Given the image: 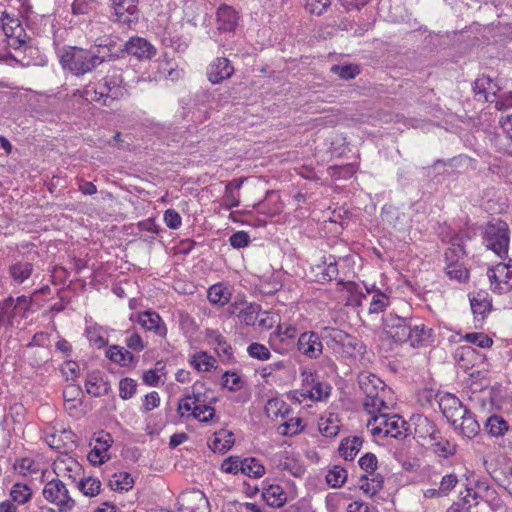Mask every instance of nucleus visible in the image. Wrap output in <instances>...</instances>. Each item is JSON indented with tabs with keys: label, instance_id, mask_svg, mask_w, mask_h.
<instances>
[{
	"label": "nucleus",
	"instance_id": "a18cd8bd",
	"mask_svg": "<svg viewBox=\"0 0 512 512\" xmlns=\"http://www.w3.org/2000/svg\"><path fill=\"white\" fill-rule=\"evenodd\" d=\"M241 308V315L239 321L248 326H253L258 318L260 306L254 303H243Z\"/></svg>",
	"mask_w": 512,
	"mask_h": 512
},
{
	"label": "nucleus",
	"instance_id": "3c124183",
	"mask_svg": "<svg viewBox=\"0 0 512 512\" xmlns=\"http://www.w3.org/2000/svg\"><path fill=\"white\" fill-rule=\"evenodd\" d=\"M433 451L439 457L448 458L456 454L457 445L451 443L448 439H443L437 443L432 444Z\"/></svg>",
	"mask_w": 512,
	"mask_h": 512
},
{
	"label": "nucleus",
	"instance_id": "1a4fd4ad",
	"mask_svg": "<svg viewBox=\"0 0 512 512\" xmlns=\"http://www.w3.org/2000/svg\"><path fill=\"white\" fill-rule=\"evenodd\" d=\"M438 406L443 416L455 428H457L458 418L464 413V410H467L459 398L449 392L440 395Z\"/></svg>",
	"mask_w": 512,
	"mask_h": 512
},
{
	"label": "nucleus",
	"instance_id": "864d4df0",
	"mask_svg": "<svg viewBox=\"0 0 512 512\" xmlns=\"http://www.w3.org/2000/svg\"><path fill=\"white\" fill-rule=\"evenodd\" d=\"M114 477H117L115 474ZM134 485L133 477L128 472H121L118 479L110 481V486L116 491H128Z\"/></svg>",
	"mask_w": 512,
	"mask_h": 512
},
{
	"label": "nucleus",
	"instance_id": "f3484780",
	"mask_svg": "<svg viewBox=\"0 0 512 512\" xmlns=\"http://www.w3.org/2000/svg\"><path fill=\"white\" fill-rule=\"evenodd\" d=\"M138 323L147 331H153L160 337L167 335V327L160 315L151 310L141 312L137 316Z\"/></svg>",
	"mask_w": 512,
	"mask_h": 512
},
{
	"label": "nucleus",
	"instance_id": "dca6fc26",
	"mask_svg": "<svg viewBox=\"0 0 512 512\" xmlns=\"http://www.w3.org/2000/svg\"><path fill=\"white\" fill-rule=\"evenodd\" d=\"M411 330V337L408 341L412 347H428L434 344L436 340L434 330L420 323L417 318H414Z\"/></svg>",
	"mask_w": 512,
	"mask_h": 512
},
{
	"label": "nucleus",
	"instance_id": "ea45409f",
	"mask_svg": "<svg viewBox=\"0 0 512 512\" xmlns=\"http://www.w3.org/2000/svg\"><path fill=\"white\" fill-rule=\"evenodd\" d=\"M333 74L339 76L342 80H352L361 73V68L358 64H335L330 68Z\"/></svg>",
	"mask_w": 512,
	"mask_h": 512
},
{
	"label": "nucleus",
	"instance_id": "6e6d98bb",
	"mask_svg": "<svg viewBox=\"0 0 512 512\" xmlns=\"http://www.w3.org/2000/svg\"><path fill=\"white\" fill-rule=\"evenodd\" d=\"M307 12L320 16L331 5V0H302Z\"/></svg>",
	"mask_w": 512,
	"mask_h": 512
},
{
	"label": "nucleus",
	"instance_id": "09e8293b",
	"mask_svg": "<svg viewBox=\"0 0 512 512\" xmlns=\"http://www.w3.org/2000/svg\"><path fill=\"white\" fill-rule=\"evenodd\" d=\"M222 386L235 392L244 386V381L235 371H225L222 375Z\"/></svg>",
	"mask_w": 512,
	"mask_h": 512
},
{
	"label": "nucleus",
	"instance_id": "6ab92c4d",
	"mask_svg": "<svg viewBox=\"0 0 512 512\" xmlns=\"http://www.w3.org/2000/svg\"><path fill=\"white\" fill-rule=\"evenodd\" d=\"M185 504L180 507L181 512H210V503L206 495L200 490H193L187 494Z\"/></svg>",
	"mask_w": 512,
	"mask_h": 512
},
{
	"label": "nucleus",
	"instance_id": "4468645a",
	"mask_svg": "<svg viewBox=\"0 0 512 512\" xmlns=\"http://www.w3.org/2000/svg\"><path fill=\"white\" fill-rule=\"evenodd\" d=\"M95 441L98 445L92 448L88 454V460L93 466L102 465L109 460L106 453L113 443V438L109 433L101 431Z\"/></svg>",
	"mask_w": 512,
	"mask_h": 512
},
{
	"label": "nucleus",
	"instance_id": "c03bdc74",
	"mask_svg": "<svg viewBox=\"0 0 512 512\" xmlns=\"http://www.w3.org/2000/svg\"><path fill=\"white\" fill-rule=\"evenodd\" d=\"M32 490L27 484L15 483L10 491L12 501L25 504L32 498Z\"/></svg>",
	"mask_w": 512,
	"mask_h": 512
},
{
	"label": "nucleus",
	"instance_id": "052dcab7",
	"mask_svg": "<svg viewBox=\"0 0 512 512\" xmlns=\"http://www.w3.org/2000/svg\"><path fill=\"white\" fill-rule=\"evenodd\" d=\"M358 464L362 470L372 474L377 469L378 460L374 453L368 452L359 459Z\"/></svg>",
	"mask_w": 512,
	"mask_h": 512
},
{
	"label": "nucleus",
	"instance_id": "bb28decb",
	"mask_svg": "<svg viewBox=\"0 0 512 512\" xmlns=\"http://www.w3.org/2000/svg\"><path fill=\"white\" fill-rule=\"evenodd\" d=\"M106 357L112 362L127 367L136 361V357L119 345H111L106 351Z\"/></svg>",
	"mask_w": 512,
	"mask_h": 512
},
{
	"label": "nucleus",
	"instance_id": "39448f33",
	"mask_svg": "<svg viewBox=\"0 0 512 512\" xmlns=\"http://www.w3.org/2000/svg\"><path fill=\"white\" fill-rule=\"evenodd\" d=\"M110 20L128 27L139 21V0H109Z\"/></svg>",
	"mask_w": 512,
	"mask_h": 512
},
{
	"label": "nucleus",
	"instance_id": "4be33fe9",
	"mask_svg": "<svg viewBox=\"0 0 512 512\" xmlns=\"http://www.w3.org/2000/svg\"><path fill=\"white\" fill-rule=\"evenodd\" d=\"M262 498L270 507L279 508L287 501L286 493L278 484H270L262 489Z\"/></svg>",
	"mask_w": 512,
	"mask_h": 512
},
{
	"label": "nucleus",
	"instance_id": "6e6552de",
	"mask_svg": "<svg viewBox=\"0 0 512 512\" xmlns=\"http://www.w3.org/2000/svg\"><path fill=\"white\" fill-rule=\"evenodd\" d=\"M384 382L375 375L363 376L359 379V387L365 394L363 406L367 412L375 407L376 402L381 398L379 390H384Z\"/></svg>",
	"mask_w": 512,
	"mask_h": 512
},
{
	"label": "nucleus",
	"instance_id": "473e14b6",
	"mask_svg": "<svg viewBox=\"0 0 512 512\" xmlns=\"http://www.w3.org/2000/svg\"><path fill=\"white\" fill-rule=\"evenodd\" d=\"M331 390L332 387L329 383L321 382L317 378L311 389L307 390L306 393H302V396L309 397L314 401H323L329 397Z\"/></svg>",
	"mask_w": 512,
	"mask_h": 512
},
{
	"label": "nucleus",
	"instance_id": "cd10ccee",
	"mask_svg": "<svg viewBox=\"0 0 512 512\" xmlns=\"http://www.w3.org/2000/svg\"><path fill=\"white\" fill-rule=\"evenodd\" d=\"M461 420L460 425L456 429H460L462 435L467 438L475 437L480 431V425L475 418V415L469 410H464V413L458 418Z\"/></svg>",
	"mask_w": 512,
	"mask_h": 512
},
{
	"label": "nucleus",
	"instance_id": "13d9d810",
	"mask_svg": "<svg viewBox=\"0 0 512 512\" xmlns=\"http://www.w3.org/2000/svg\"><path fill=\"white\" fill-rule=\"evenodd\" d=\"M388 297L386 294L382 293L380 290H377L372 297L369 313H380L384 310V308L388 304Z\"/></svg>",
	"mask_w": 512,
	"mask_h": 512
},
{
	"label": "nucleus",
	"instance_id": "58836bf2",
	"mask_svg": "<svg viewBox=\"0 0 512 512\" xmlns=\"http://www.w3.org/2000/svg\"><path fill=\"white\" fill-rule=\"evenodd\" d=\"M336 415L329 414L327 418H321L319 422V431L325 437H336L339 433L340 426Z\"/></svg>",
	"mask_w": 512,
	"mask_h": 512
},
{
	"label": "nucleus",
	"instance_id": "603ef678",
	"mask_svg": "<svg viewBox=\"0 0 512 512\" xmlns=\"http://www.w3.org/2000/svg\"><path fill=\"white\" fill-rule=\"evenodd\" d=\"M137 390V382L130 378H122L119 382V397L128 400L134 396Z\"/></svg>",
	"mask_w": 512,
	"mask_h": 512
},
{
	"label": "nucleus",
	"instance_id": "de8ad7c7",
	"mask_svg": "<svg viewBox=\"0 0 512 512\" xmlns=\"http://www.w3.org/2000/svg\"><path fill=\"white\" fill-rule=\"evenodd\" d=\"M446 264V274L450 279H454L459 282H465L468 280L469 271L462 263L454 262Z\"/></svg>",
	"mask_w": 512,
	"mask_h": 512
},
{
	"label": "nucleus",
	"instance_id": "a211bd4d",
	"mask_svg": "<svg viewBox=\"0 0 512 512\" xmlns=\"http://www.w3.org/2000/svg\"><path fill=\"white\" fill-rule=\"evenodd\" d=\"M17 318L23 319V312L18 309L13 302V297L9 296L0 301V328H12Z\"/></svg>",
	"mask_w": 512,
	"mask_h": 512
},
{
	"label": "nucleus",
	"instance_id": "338daca9",
	"mask_svg": "<svg viewBox=\"0 0 512 512\" xmlns=\"http://www.w3.org/2000/svg\"><path fill=\"white\" fill-rule=\"evenodd\" d=\"M164 222L168 228L176 230L181 226L182 218L174 209H167L164 212Z\"/></svg>",
	"mask_w": 512,
	"mask_h": 512
},
{
	"label": "nucleus",
	"instance_id": "c85d7f7f",
	"mask_svg": "<svg viewBox=\"0 0 512 512\" xmlns=\"http://www.w3.org/2000/svg\"><path fill=\"white\" fill-rule=\"evenodd\" d=\"M102 87L105 92L110 93L112 98L119 99L123 96V77L121 74L114 72L106 75L103 79Z\"/></svg>",
	"mask_w": 512,
	"mask_h": 512
},
{
	"label": "nucleus",
	"instance_id": "7c9ffc66",
	"mask_svg": "<svg viewBox=\"0 0 512 512\" xmlns=\"http://www.w3.org/2000/svg\"><path fill=\"white\" fill-rule=\"evenodd\" d=\"M240 472L249 477L260 478L265 473L264 465L256 458L249 457L241 459Z\"/></svg>",
	"mask_w": 512,
	"mask_h": 512
},
{
	"label": "nucleus",
	"instance_id": "bf43d9fd",
	"mask_svg": "<svg viewBox=\"0 0 512 512\" xmlns=\"http://www.w3.org/2000/svg\"><path fill=\"white\" fill-rule=\"evenodd\" d=\"M198 10L199 5L195 1L185 2L183 7L184 19H186V21L192 26H197L198 24Z\"/></svg>",
	"mask_w": 512,
	"mask_h": 512
},
{
	"label": "nucleus",
	"instance_id": "69168bd1",
	"mask_svg": "<svg viewBox=\"0 0 512 512\" xmlns=\"http://www.w3.org/2000/svg\"><path fill=\"white\" fill-rule=\"evenodd\" d=\"M160 405V396L157 391H152L145 395L141 411L144 413L150 412Z\"/></svg>",
	"mask_w": 512,
	"mask_h": 512
},
{
	"label": "nucleus",
	"instance_id": "b1692460",
	"mask_svg": "<svg viewBox=\"0 0 512 512\" xmlns=\"http://www.w3.org/2000/svg\"><path fill=\"white\" fill-rule=\"evenodd\" d=\"M465 239H470V236H468L467 234H455L451 237V247L447 248L444 254L446 263L459 262V258L463 257L466 254L463 244Z\"/></svg>",
	"mask_w": 512,
	"mask_h": 512
},
{
	"label": "nucleus",
	"instance_id": "4c0bfd02",
	"mask_svg": "<svg viewBox=\"0 0 512 512\" xmlns=\"http://www.w3.org/2000/svg\"><path fill=\"white\" fill-rule=\"evenodd\" d=\"M230 292L227 287L222 284H215L208 289V300L212 304L225 305L229 302Z\"/></svg>",
	"mask_w": 512,
	"mask_h": 512
},
{
	"label": "nucleus",
	"instance_id": "e2e57ef3",
	"mask_svg": "<svg viewBox=\"0 0 512 512\" xmlns=\"http://www.w3.org/2000/svg\"><path fill=\"white\" fill-rule=\"evenodd\" d=\"M444 392L435 391L431 388H424L418 394V399L422 405H432L433 401H436L439 404L440 395Z\"/></svg>",
	"mask_w": 512,
	"mask_h": 512
},
{
	"label": "nucleus",
	"instance_id": "9d476101",
	"mask_svg": "<svg viewBox=\"0 0 512 512\" xmlns=\"http://www.w3.org/2000/svg\"><path fill=\"white\" fill-rule=\"evenodd\" d=\"M124 58L129 55L137 60L151 59L156 54L154 46L142 37H132L123 44Z\"/></svg>",
	"mask_w": 512,
	"mask_h": 512
},
{
	"label": "nucleus",
	"instance_id": "20e7f679",
	"mask_svg": "<svg viewBox=\"0 0 512 512\" xmlns=\"http://www.w3.org/2000/svg\"><path fill=\"white\" fill-rule=\"evenodd\" d=\"M43 497L58 507V512H71L76 502L70 497L66 485L59 479L49 481L42 491Z\"/></svg>",
	"mask_w": 512,
	"mask_h": 512
},
{
	"label": "nucleus",
	"instance_id": "0eeeda50",
	"mask_svg": "<svg viewBox=\"0 0 512 512\" xmlns=\"http://www.w3.org/2000/svg\"><path fill=\"white\" fill-rule=\"evenodd\" d=\"M490 288L494 293L505 294L512 291V271L504 263H498L487 269Z\"/></svg>",
	"mask_w": 512,
	"mask_h": 512
},
{
	"label": "nucleus",
	"instance_id": "e433bc0d",
	"mask_svg": "<svg viewBox=\"0 0 512 512\" xmlns=\"http://www.w3.org/2000/svg\"><path fill=\"white\" fill-rule=\"evenodd\" d=\"M201 423H208L216 416V410L211 404L195 403L193 411L189 415Z\"/></svg>",
	"mask_w": 512,
	"mask_h": 512
},
{
	"label": "nucleus",
	"instance_id": "2f4dec72",
	"mask_svg": "<svg viewBox=\"0 0 512 512\" xmlns=\"http://www.w3.org/2000/svg\"><path fill=\"white\" fill-rule=\"evenodd\" d=\"M33 272V264L31 262H16L9 267L10 277L18 284L27 280Z\"/></svg>",
	"mask_w": 512,
	"mask_h": 512
},
{
	"label": "nucleus",
	"instance_id": "5fc2aeb1",
	"mask_svg": "<svg viewBox=\"0 0 512 512\" xmlns=\"http://www.w3.org/2000/svg\"><path fill=\"white\" fill-rule=\"evenodd\" d=\"M464 340L480 348H490L493 345L492 338L482 332L467 333Z\"/></svg>",
	"mask_w": 512,
	"mask_h": 512
},
{
	"label": "nucleus",
	"instance_id": "72a5a7b5",
	"mask_svg": "<svg viewBox=\"0 0 512 512\" xmlns=\"http://www.w3.org/2000/svg\"><path fill=\"white\" fill-rule=\"evenodd\" d=\"M412 420L415 424V433L420 438H426L435 431L436 424L422 414L413 415Z\"/></svg>",
	"mask_w": 512,
	"mask_h": 512
},
{
	"label": "nucleus",
	"instance_id": "f257e3e1",
	"mask_svg": "<svg viewBox=\"0 0 512 512\" xmlns=\"http://www.w3.org/2000/svg\"><path fill=\"white\" fill-rule=\"evenodd\" d=\"M62 68L76 77L95 71L99 66V53L92 46L88 49L77 46H65L60 52Z\"/></svg>",
	"mask_w": 512,
	"mask_h": 512
},
{
	"label": "nucleus",
	"instance_id": "774afa93",
	"mask_svg": "<svg viewBox=\"0 0 512 512\" xmlns=\"http://www.w3.org/2000/svg\"><path fill=\"white\" fill-rule=\"evenodd\" d=\"M83 395L82 388L74 383H71L65 387L63 390V398L66 402H73L75 400H80Z\"/></svg>",
	"mask_w": 512,
	"mask_h": 512
},
{
	"label": "nucleus",
	"instance_id": "0e129e2a",
	"mask_svg": "<svg viewBox=\"0 0 512 512\" xmlns=\"http://www.w3.org/2000/svg\"><path fill=\"white\" fill-rule=\"evenodd\" d=\"M268 409H276V416H281L282 418H286L291 411L289 405H287L283 400L278 398L270 399L267 403Z\"/></svg>",
	"mask_w": 512,
	"mask_h": 512
},
{
	"label": "nucleus",
	"instance_id": "f8f14e48",
	"mask_svg": "<svg viewBox=\"0 0 512 512\" xmlns=\"http://www.w3.org/2000/svg\"><path fill=\"white\" fill-rule=\"evenodd\" d=\"M234 73V67L230 60L225 57H217L207 68L208 80L212 84L222 83L229 79Z\"/></svg>",
	"mask_w": 512,
	"mask_h": 512
},
{
	"label": "nucleus",
	"instance_id": "c756f323",
	"mask_svg": "<svg viewBox=\"0 0 512 512\" xmlns=\"http://www.w3.org/2000/svg\"><path fill=\"white\" fill-rule=\"evenodd\" d=\"M317 268H322L319 276V281L321 282H329L333 279H336L339 273L334 255L324 256L322 258V265H317Z\"/></svg>",
	"mask_w": 512,
	"mask_h": 512
},
{
	"label": "nucleus",
	"instance_id": "9b49d317",
	"mask_svg": "<svg viewBox=\"0 0 512 512\" xmlns=\"http://www.w3.org/2000/svg\"><path fill=\"white\" fill-rule=\"evenodd\" d=\"M240 16L232 6L222 3L216 10L217 30L224 33H234L239 25Z\"/></svg>",
	"mask_w": 512,
	"mask_h": 512
},
{
	"label": "nucleus",
	"instance_id": "79ce46f5",
	"mask_svg": "<svg viewBox=\"0 0 512 512\" xmlns=\"http://www.w3.org/2000/svg\"><path fill=\"white\" fill-rule=\"evenodd\" d=\"M209 336L212 339L213 343L217 345V353L219 355H225L227 357L228 362L234 363L235 358L233 356L232 347L226 341V339L217 331H212Z\"/></svg>",
	"mask_w": 512,
	"mask_h": 512
},
{
	"label": "nucleus",
	"instance_id": "2eb2a0df",
	"mask_svg": "<svg viewBox=\"0 0 512 512\" xmlns=\"http://www.w3.org/2000/svg\"><path fill=\"white\" fill-rule=\"evenodd\" d=\"M298 350L310 359L318 358L323 349L322 342L317 333L304 332L302 333L297 341Z\"/></svg>",
	"mask_w": 512,
	"mask_h": 512
},
{
	"label": "nucleus",
	"instance_id": "680f3d73",
	"mask_svg": "<svg viewBox=\"0 0 512 512\" xmlns=\"http://www.w3.org/2000/svg\"><path fill=\"white\" fill-rule=\"evenodd\" d=\"M250 241V236L245 231H237L229 238L230 245L235 249L247 247Z\"/></svg>",
	"mask_w": 512,
	"mask_h": 512
},
{
	"label": "nucleus",
	"instance_id": "a19ab883",
	"mask_svg": "<svg viewBox=\"0 0 512 512\" xmlns=\"http://www.w3.org/2000/svg\"><path fill=\"white\" fill-rule=\"evenodd\" d=\"M304 424L301 418L293 417L282 423L278 427V433L282 436H295L304 430Z\"/></svg>",
	"mask_w": 512,
	"mask_h": 512
},
{
	"label": "nucleus",
	"instance_id": "c9c22d12",
	"mask_svg": "<svg viewBox=\"0 0 512 512\" xmlns=\"http://www.w3.org/2000/svg\"><path fill=\"white\" fill-rule=\"evenodd\" d=\"M508 428V423L499 415L490 416L485 423V429L494 437L503 436L508 431Z\"/></svg>",
	"mask_w": 512,
	"mask_h": 512
},
{
	"label": "nucleus",
	"instance_id": "37998d69",
	"mask_svg": "<svg viewBox=\"0 0 512 512\" xmlns=\"http://www.w3.org/2000/svg\"><path fill=\"white\" fill-rule=\"evenodd\" d=\"M347 476L348 473L344 467L335 465L326 475V482L332 488H340L346 482Z\"/></svg>",
	"mask_w": 512,
	"mask_h": 512
},
{
	"label": "nucleus",
	"instance_id": "412c9836",
	"mask_svg": "<svg viewBox=\"0 0 512 512\" xmlns=\"http://www.w3.org/2000/svg\"><path fill=\"white\" fill-rule=\"evenodd\" d=\"M235 443L232 431L220 429L214 433V438L208 441V446L213 452L226 453Z\"/></svg>",
	"mask_w": 512,
	"mask_h": 512
},
{
	"label": "nucleus",
	"instance_id": "f704fd0d",
	"mask_svg": "<svg viewBox=\"0 0 512 512\" xmlns=\"http://www.w3.org/2000/svg\"><path fill=\"white\" fill-rule=\"evenodd\" d=\"M346 332L331 327H325L323 329V339L326 341L328 347H331L334 351L340 352V347L344 341Z\"/></svg>",
	"mask_w": 512,
	"mask_h": 512
},
{
	"label": "nucleus",
	"instance_id": "393cba45",
	"mask_svg": "<svg viewBox=\"0 0 512 512\" xmlns=\"http://www.w3.org/2000/svg\"><path fill=\"white\" fill-rule=\"evenodd\" d=\"M364 439L360 436L346 437L341 440L338 452L345 460L352 461L360 451Z\"/></svg>",
	"mask_w": 512,
	"mask_h": 512
},
{
	"label": "nucleus",
	"instance_id": "5701e85b",
	"mask_svg": "<svg viewBox=\"0 0 512 512\" xmlns=\"http://www.w3.org/2000/svg\"><path fill=\"white\" fill-rule=\"evenodd\" d=\"M470 305L474 316L484 319L492 309V300L486 291L480 290L470 298Z\"/></svg>",
	"mask_w": 512,
	"mask_h": 512
},
{
	"label": "nucleus",
	"instance_id": "4d7b16f0",
	"mask_svg": "<svg viewBox=\"0 0 512 512\" xmlns=\"http://www.w3.org/2000/svg\"><path fill=\"white\" fill-rule=\"evenodd\" d=\"M247 353L250 357L260 361L268 360L271 357L269 349L265 345L258 342L251 343L247 347Z\"/></svg>",
	"mask_w": 512,
	"mask_h": 512
},
{
	"label": "nucleus",
	"instance_id": "7ed1b4c3",
	"mask_svg": "<svg viewBox=\"0 0 512 512\" xmlns=\"http://www.w3.org/2000/svg\"><path fill=\"white\" fill-rule=\"evenodd\" d=\"M414 318L389 312L382 317L385 335L397 344L408 342Z\"/></svg>",
	"mask_w": 512,
	"mask_h": 512
},
{
	"label": "nucleus",
	"instance_id": "a878e982",
	"mask_svg": "<svg viewBox=\"0 0 512 512\" xmlns=\"http://www.w3.org/2000/svg\"><path fill=\"white\" fill-rule=\"evenodd\" d=\"M340 352L350 358H356L362 356L366 352V346L357 337H354L348 333L344 336V341L340 347Z\"/></svg>",
	"mask_w": 512,
	"mask_h": 512
},
{
	"label": "nucleus",
	"instance_id": "ddd939ff",
	"mask_svg": "<svg viewBox=\"0 0 512 512\" xmlns=\"http://www.w3.org/2000/svg\"><path fill=\"white\" fill-rule=\"evenodd\" d=\"M92 47L96 53H99L100 65L105 62L124 58L123 44H118L111 38H107L99 43H95L92 45Z\"/></svg>",
	"mask_w": 512,
	"mask_h": 512
},
{
	"label": "nucleus",
	"instance_id": "f03ea898",
	"mask_svg": "<svg viewBox=\"0 0 512 512\" xmlns=\"http://www.w3.org/2000/svg\"><path fill=\"white\" fill-rule=\"evenodd\" d=\"M482 240L487 250L494 252L499 258L508 257L510 229L506 221L494 219L482 227Z\"/></svg>",
	"mask_w": 512,
	"mask_h": 512
},
{
	"label": "nucleus",
	"instance_id": "aec40b11",
	"mask_svg": "<svg viewBox=\"0 0 512 512\" xmlns=\"http://www.w3.org/2000/svg\"><path fill=\"white\" fill-rule=\"evenodd\" d=\"M382 421L381 425L383 426L384 437H392L398 438L403 435L401 428L405 431L407 430L408 423L404 420H401V417L397 414L389 416L387 413H381Z\"/></svg>",
	"mask_w": 512,
	"mask_h": 512
},
{
	"label": "nucleus",
	"instance_id": "49530a36",
	"mask_svg": "<svg viewBox=\"0 0 512 512\" xmlns=\"http://www.w3.org/2000/svg\"><path fill=\"white\" fill-rule=\"evenodd\" d=\"M492 83V78L489 75L483 74L473 82L472 88L475 94L483 95L485 102H493L488 92Z\"/></svg>",
	"mask_w": 512,
	"mask_h": 512
},
{
	"label": "nucleus",
	"instance_id": "8fccbe9b",
	"mask_svg": "<svg viewBox=\"0 0 512 512\" xmlns=\"http://www.w3.org/2000/svg\"><path fill=\"white\" fill-rule=\"evenodd\" d=\"M78 488L84 495L94 497L100 492L101 482L97 478L88 477L79 482Z\"/></svg>",
	"mask_w": 512,
	"mask_h": 512
},
{
	"label": "nucleus",
	"instance_id": "423d86ee",
	"mask_svg": "<svg viewBox=\"0 0 512 512\" xmlns=\"http://www.w3.org/2000/svg\"><path fill=\"white\" fill-rule=\"evenodd\" d=\"M179 105L181 107L179 116L183 121L201 124L209 116L207 105L190 96L181 98Z\"/></svg>",
	"mask_w": 512,
	"mask_h": 512
}]
</instances>
